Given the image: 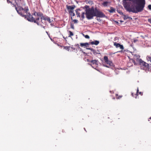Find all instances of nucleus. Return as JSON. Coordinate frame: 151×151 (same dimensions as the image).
Returning a JSON list of instances; mask_svg holds the SVG:
<instances>
[{
    "label": "nucleus",
    "instance_id": "6ab92c4d",
    "mask_svg": "<svg viewBox=\"0 0 151 151\" xmlns=\"http://www.w3.org/2000/svg\"><path fill=\"white\" fill-rule=\"evenodd\" d=\"M78 11H80L81 10L79 9H77L76 10V12L78 17H80V13L78 12Z\"/></svg>",
    "mask_w": 151,
    "mask_h": 151
},
{
    "label": "nucleus",
    "instance_id": "423d86ee",
    "mask_svg": "<svg viewBox=\"0 0 151 151\" xmlns=\"http://www.w3.org/2000/svg\"><path fill=\"white\" fill-rule=\"evenodd\" d=\"M139 64L142 69L146 70L149 67V64L144 62L141 59L139 60Z\"/></svg>",
    "mask_w": 151,
    "mask_h": 151
},
{
    "label": "nucleus",
    "instance_id": "e433bc0d",
    "mask_svg": "<svg viewBox=\"0 0 151 151\" xmlns=\"http://www.w3.org/2000/svg\"><path fill=\"white\" fill-rule=\"evenodd\" d=\"M120 21L121 22H123V21H121H121Z\"/></svg>",
    "mask_w": 151,
    "mask_h": 151
},
{
    "label": "nucleus",
    "instance_id": "412c9836",
    "mask_svg": "<svg viewBox=\"0 0 151 151\" xmlns=\"http://www.w3.org/2000/svg\"><path fill=\"white\" fill-rule=\"evenodd\" d=\"M70 47L69 46H64V48L68 51H69L70 50L69 48Z\"/></svg>",
    "mask_w": 151,
    "mask_h": 151
},
{
    "label": "nucleus",
    "instance_id": "9d476101",
    "mask_svg": "<svg viewBox=\"0 0 151 151\" xmlns=\"http://www.w3.org/2000/svg\"><path fill=\"white\" fill-rule=\"evenodd\" d=\"M139 57L138 56H137V55H134V58H132L131 60L132 61V62L134 64V65H137V64L135 63V60L136 59L137 60V61L138 60H139Z\"/></svg>",
    "mask_w": 151,
    "mask_h": 151
},
{
    "label": "nucleus",
    "instance_id": "6e6552de",
    "mask_svg": "<svg viewBox=\"0 0 151 151\" xmlns=\"http://www.w3.org/2000/svg\"><path fill=\"white\" fill-rule=\"evenodd\" d=\"M114 45L116 48H117L119 47L122 50H123L124 48L123 45H121L119 43H117L116 42H114Z\"/></svg>",
    "mask_w": 151,
    "mask_h": 151
},
{
    "label": "nucleus",
    "instance_id": "f03ea898",
    "mask_svg": "<svg viewBox=\"0 0 151 151\" xmlns=\"http://www.w3.org/2000/svg\"><path fill=\"white\" fill-rule=\"evenodd\" d=\"M85 11L86 17L88 19H93L94 16L99 17H104L105 16L104 13L93 7L88 9L86 8Z\"/></svg>",
    "mask_w": 151,
    "mask_h": 151
},
{
    "label": "nucleus",
    "instance_id": "79ce46f5",
    "mask_svg": "<svg viewBox=\"0 0 151 151\" xmlns=\"http://www.w3.org/2000/svg\"><path fill=\"white\" fill-rule=\"evenodd\" d=\"M71 19H72V17H71Z\"/></svg>",
    "mask_w": 151,
    "mask_h": 151
},
{
    "label": "nucleus",
    "instance_id": "dca6fc26",
    "mask_svg": "<svg viewBox=\"0 0 151 151\" xmlns=\"http://www.w3.org/2000/svg\"><path fill=\"white\" fill-rule=\"evenodd\" d=\"M88 49L90 50L94 54H97L96 50H94L92 48H88Z\"/></svg>",
    "mask_w": 151,
    "mask_h": 151
},
{
    "label": "nucleus",
    "instance_id": "c756f323",
    "mask_svg": "<svg viewBox=\"0 0 151 151\" xmlns=\"http://www.w3.org/2000/svg\"><path fill=\"white\" fill-rule=\"evenodd\" d=\"M7 1L8 3H11V4H12V2L9 1V0H7Z\"/></svg>",
    "mask_w": 151,
    "mask_h": 151
},
{
    "label": "nucleus",
    "instance_id": "bb28decb",
    "mask_svg": "<svg viewBox=\"0 0 151 151\" xmlns=\"http://www.w3.org/2000/svg\"><path fill=\"white\" fill-rule=\"evenodd\" d=\"M13 4V6L15 7V9L16 10V11H17V10L18 9V8L16 6V5L15 4Z\"/></svg>",
    "mask_w": 151,
    "mask_h": 151
},
{
    "label": "nucleus",
    "instance_id": "c85d7f7f",
    "mask_svg": "<svg viewBox=\"0 0 151 151\" xmlns=\"http://www.w3.org/2000/svg\"><path fill=\"white\" fill-rule=\"evenodd\" d=\"M148 9L150 10H151V5L150 4V5H149L148 6Z\"/></svg>",
    "mask_w": 151,
    "mask_h": 151
},
{
    "label": "nucleus",
    "instance_id": "37998d69",
    "mask_svg": "<svg viewBox=\"0 0 151 151\" xmlns=\"http://www.w3.org/2000/svg\"><path fill=\"white\" fill-rule=\"evenodd\" d=\"M77 45L78 46L79 45L78 44Z\"/></svg>",
    "mask_w": 151,
    "mask_h": 151
},
{
    "label": "nucleus",
    "instance_id": "a19ab883",
    "mask_svg": "<svg viewBox=\"0 0 151 151\" xmlns=\"http://www.w3.org/2000/svg\"><path fill=\"white\" fill-rule=\"evenodd\" d=\"M116 23H118V22H116Z\"/></svg>",
    "mask_w": 151,
    "mask_h": 151
},
{
    "label": "nucleus",
    "instance_id": "cd10ccee",
    "mask_svg": "<svg viewBox=\"0 0 151 151\" xmlns=\"http://www.w3.org/2000/svg\"><path fill=\"white\" fill-rule=\"evenodd\" d=\"M138 91H139V90H138V88H137V93H136V96L135 97L136 99L137 98V96H138V93H139Z\"/></svg>",
    "mask_w": 151,
    "mask_h": 151
},
{
    "label": "nucleus",
    "instance_id": "ddd939ff",
    "mask_svg": "<svg viewBox=\"0 0 151 151\" xmlns=\"http://www.w3.org/2000/svg\"><path fill=\"white\" fill-rule=\"evenodd\" d=\"M91 45H97L99 43V41L97 40H95L93 41H92L90 42Z\"/></svg>",
    "mask_w": 151,
    "mask_h": 151
},
{
    "label": "nucleus",
    "instance_id": "4be33fe9",
    "mask_svg": "<svg viewBox=\"0 0 151 151\" xmlns=\"http://www.w3.org/2000/svg\"><path fill=\"white\" fill-rule=\"evenodd\" d=\"M69 32L70 33L69 37H71V36H73V34L72 32H71L70 31H69Z\"/></svg>",
    "mask_w": 151,
    "mask_h": 151
},
{
    "label": "nucleus",
    "instance_id": "7ed1b4c3",
    "mask_svg": "<svg viewBox=\"0 0 151 151\" xmlns=\"http://www.w3.org/2000/svg\"><path fill=\"white\" fill-rule=\"evenodd\" d=\"M28 9L25 8L23 9L21 6L18 7V9L17 10V13L22 17H24L25 18H26L28 20V17H29V14H30L28 13Z\"/></svg>",
    "mask_w": 151,
    "mask_h": 151
},
{
    "label": "nucleus",
    "instance_id": "20e7f679",
    "mask_svg": "<svg viewBox=\"0 0 151 151\" xmlns=\"http://www.w3.org/2000/svg\"><path fill=\"white\" fill-rule=\"evenodd\" d=\"M32 15L36 16L37 15L38 17H40L41 21L43 19L48 22L49 23H50L52 21V20H51L49 17L46 15H44L43 14L40 12H35L32 13Z\"/></svg>",
    "mask_w": 151,
    "mask_h": 151
},
{
    "label": "nucleus",
    "instance_id": "c9c22d12",
    "mask_svg": "<svg viewBox=\"0 0 151 151\" xmlns=\"http://www.w3.org/2000/svg\"><path fill=\"white\" fill-rule=\"evenodd\" d=\"M85 7H86V8H87V7H88V6H86Z\"/></svg>",
    "mask_w": 151,
    "mask_h": 151
},
{
    "label": "nucleus",
    "instance_id": "f8f14e48",
    "mask_svg": "<svg viewBox=\"0 0 151 151\" xmlns=\"http://www.w3.org/2000/svg\"><path fill=\"white\" fill-rule=\"evenodd\" d=\"M80 46L82 47H88L89 44L87 42H86L85 43H80Z\"/></svg>",
    "mask_w": 151,
    "mask_h": 151
},
{
    "label": "nucleus",
    "instance_id": "2eb2a0df",
    "mask_svg": "<svg viewBox=\"0 0 151 151\" xmlns=\"http://www.w3.org/2000/svg\"><path fill=\"white\" fill-rule=\"evenodd\" d=\"M109 4V2L104 1L102 3V4L104 6H106L108 5Z\"/></svg>",
    "mask_w": 151,
    "mask_h": 151
},
{
    "label": "nucleus",
    "instance_id": "a878e982",
    "mask_svg": "<svg viewBox=\"0 0 151 151\" xmlns=\"http://www.w3.org/2000/svg\"><path fill=\"white\" fill-rule=\"evenodd\" d=\"M73 22L74 23H77L78 22V20L76 19H74L73 20Z\"/></svg>",
    "mask_w": 151,
    "mask_h": 151
},
{
    "label": "nucleus",
    "instance_id": "1a4fd4ad",
    "mask_svg": "<svg viewBox=\"0 0 151 151\" xmlns=\"http://www.w3.org/2000/svg\"><path fill=\"white\" fill-rule=\"evenodd\" d=\"M87 61L89 62L90 63V65H92L95 64V65H98V61L97 60H93L89 61V60L88 59L87 60Z\"/></svg>",
    "mask_w": 151,
    "mask_h": 151
},
{
    "label": "nucleus",
    "instance_id": "473e14b6",
    "mask_svg": "<svg viewBox=\"0 0 151 151\" xmlns=\"http://www.w3.org/2000/svg\"><path fill=\"white\" fill-rule=\"evenodd\" d=\"M72 49H73V50H76V49L74 48H73V47H71Z\"/></svg>",
    "mask_w": 151,
    "mask_h": 151
},
{
    "label": "nucleus",
    "instance_id": "f3484780",
    "mask_svg": "<svg viewBox=\"0 0 151 151\" xmlns=\"http://www.w3.org/2000/svg\"><path fill=\"white\" fill-rule=\"evenodd\" d=\"M70 14V15L72 16L73 17L75 16V14L73 12V10L72 11H70V12H68Z\"/></svg>",
    "mask_w": 151,
    "mask_h": 151
},
{
    "label": "nucleus",
    "instance_id": "a211bd4d",
    "mask_svg": "<svg viewBox=\"0 0 151 151\" xmlns=\"http://www.w3.org/2000/svg\"><path fill=\"white\" fill-rule=\"evenodd\" d=\"M147 61H150V64L151 65V57L149 55H148L147 57Z\"/></svg>",
    "mask_w": 151,
    "mask_h": 151
},
{
    "label": "nucleus",
    "instance_id": "9b49d317",
    "mask_svg": "<svg viewBox=\"0 0 151 151\" xmlns=\"http://www.w3.org/2000/svg\"><path fill=\"white\" fill-rule=\"evenodd\" d=\"M66 8L68 12H70V11H72L75 8V6L74 5L73 6H66Z\"/></svg>",
    "mask_w": 151,
    "mask_h": 151
},
{
    "label": "nucleus",
    "instance_id": "393cba45",
    "mask_svg": "<svg viewBox=\"0 0 151 151\" xmlns=\"http://www.w3.org/2000/svg\"><path fill=\"white\" fill-rule=\"evenodd\" d=\"M116 98L117 99H119L122 97V96H118V94H116Z\"/></svg>",
    "mask_w": 151,
    "mask_h": 151
},
{
    "label": "nucleus",
    "instance_id": "7c9ffc66",
    "mask_svg": "<svg viewBox=\"0 0 151 151\" xmlns=\"http://www.w3.org/2000/svg\"><path fill=\"white\" fill-rule=\"evenodd\" d=\"M148 22L151 24V18L148 19Z\"/></svg>",
    "mask_w": 151,
    "mask_h": 151
},
{
    "label": "nucleus",
    "instance_id": "2f4dec72",
    "mask_svg": "<svg viewBox=\"0 0 151 151\" xmlns=\"http://www.w3.org/2000/svg\"><path fill=\"white\" fill-rule=\"evenodd\" d=\"M139 94H140L141 95H143L142 92H139Z\"/></svg>",
    "mask_w": 151,
    "mask_h": 151
},
{
    "label": "nucleus",
    "instance_id": "0eeeda50",
    "mask_svg": "<svg viewBox=\"0 0 151 151\" xmlns=\"http://www.w3.org/2000/svg\"><path fill=\"white\" fill-rule=\"evenodd\" d=\"M104 59L105 62L108 65H104L105 66L109 68V67H111L113 65V63L111 61L109 60L108 59V58L107 56H104Z\"/></svg>",
    "mask_w": 151,
    "mask_h": 151
},
{
    "label": "nucleus",
    "instance_id": "5701e85b",
    "mask_svg": "<svg viewBox=\"0 0 151 151\" xmlns=\"http://www.w3.org/2000/svg\"><path fill=\"white\" fill-rule=\"evenodd\" d=\"M83 35L86 39H89L90 38L89 36L88 35H85L83 34Z\"/></svg>",
    "mask_w": 151,
    "mask_h": 151
},
{
    "label": "nucleus",
    "instance_id": "ea45409f",
    "mask_svg": "<svg viewBox=\"0 0 151 151\" xmlns=\"http://www.w3.org/2000/svg\"><path fill=\"white\" fill-rule=\"evenodd\" d=\"M151 57V53L150 54V55Z\"/></svg>",
    "mask_w": 151,
    "mask_h": 151
},
{
    "label": "nucleus",
    "instance_id": "aec40b11",
    "mask_svg": "<svg viewBox=\"0 0 151 151\" xmlns=\"http://www.w3.org/2000/svg\"><path fill=\"white\" fill-rule=\"evenodd\" d=\"M81 13V17L82 18V19H83L85 18L84 15L85 14V13L84 12H82Z\"/></svg>",
    "mask_w": 151,
    "mask_h": 151
},
{
    "label": "nucleus",
    "instance_id": "39448f33",
    "mask_svg": "<svg viewBox=\"0 0 151 151\" xmlns=\"http://www.w3.org/2000/svg\"><path fill=\"white\" fill-rule=\"evenodd\" d=\"M29 17H28V21L35 23L38 25H40V23L39 21L40 20V18L39 17H38L37 15L36 16H35L36 17L37 16V17L36 18H35L32 17V15H33L32 14V15H31V14H29Z\"/></svg>",
    "mask_w": 151,
    "mask_h": 151
},
{
    "label": "nucleus",
    "instance_id": "4c0bfd02",
    "mask_svg": "<svg viewBox=\"0 0 151 151\" xmlns=\"http://www.w3.org/2000/svg\"><path fill=\"white\" fill-rule=\"evenodd\" d=\"M150 119L151 120V117H150Z\"/></svg>",
    "mask_w": 151,
    "mask_h": 151
},
{
    "label": "nucleus",
    "instance_id": "4468645a",
    "mask_svg": "<svg viewBox=\"0 0 151 151\" xmlns=\"http://www.w3.org/2000/svg\"><path fill=\"white\" fill-rule=\"evenodd\" d=\"M110 10H108V11L111 13H112L115 12V10L112 7L110 8Z\"/></svg>",
    "mask_w": 151,
    "mask_h": 151
},
{
    "label": "nucleus",
    "instance_id": "b1692460",
    "mask_svg": "<svg viewBox=\"0 0 151 151\" xmlns=\"http://www.w3.org/2000/svg\"><path fill=\"white\" fill-rule=\"evenodd\" d=\"M70 28L73 29H74V26L73 24L72 23H71L70 24Z\"/></svg>",
    "mask_w": 151,
    "mask_h": 151
},
{
    "label": "nucleus",
    "instance_id": "58836bf2",
    "mask_svg": "<svg viewBox=\"0 0 151 151\" xmlns=\"http://www.w3.org/2000/svg\"><path fill=\"white\" fill-rule=\"evenodd\" d=\"M113 99H115V98H114V97H113Z\"/></svg>",
    "mask_w": 151,
    "mask_h": 151
},
{
    "label": "nucleus",
    "instance_id": "f704fd0d",
    "mask_svg": "<svg viewBox=\"0 0 151 151\" xmlns=\"http://www.w3.org/2000/svg\"><path fill=\"white\" fill-rule=\"evenodd\" d=\"M120 14H123V13L122 12H120Z\"/></svg>",
    "mask_w": 151,
    "mask_h": 151
},
{
    "label": "nucleus",
    "instance_id": "f257e3e1",
    "mask_svg": "<svg viewBox=\"0 0 151 151\" xmlns=\"http://www.w3.org/2000/svg\"><path fill=\"white\" fill-rule=\"evenodd\" d=\"M124 7L129 12L138 13L142 12L145 6V0H123Z\"/></svg>",
    "mask_w": 151,
    "mask_h": 151
},
{
    "label": "nucleus",
    "instance_id": "72a5a7b5",
    "mask_svg": "<svg viewBox=\"0 0 151 151\" xmlns=\"http://www.w3.org/2000/svg\"><path fill=\"white\" fill-rule=\"evenodd\" d=\"M131 95L132 96H134V93H132Z\"/></svg>",
    "mask_w": 151,
    "mask_h": 151
}]
</instances>
